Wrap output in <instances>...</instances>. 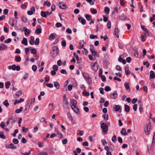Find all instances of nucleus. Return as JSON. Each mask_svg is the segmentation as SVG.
Segmentation results:
<instances>
[{"mask_svg": "<svg viewBox=\"0 0 155 155\" xmlns=\"http://www.w3.org/2000/svg\"><path fill=\"white\" fill-rule=\"evenodd\" d=\"M59 50L58 48L56 46H54L52 48V51L51 52V56L53 57H55L58 54Z\"/></svg>", "mask_w": 155, "mask_h": 155, "instance_id": "obj_1", "label": "nucleus"}, {"mask_svg": "<svg viewBox=\"0 0 155 155\" xmlns=\"http://www.w3.org/2000/svg\"><path fill=\"white\" fill-rule=\"evenodd\" d=\"M16 115H14L12 114V116H11L10 118L8 119L7 122V126L8 124L10 123H11L12 125H13V123L15 122L17 120L16 118H15Z\"/></svg>", "mask_w": 155, "mask_h": 155, "instance_id": "obj_2", "label": "nucleus"}, {"mask_svg": "<svg viewBox=\"0 0 155 155\" xmlns=\"http://www.w3.org/2000/svg\"><path fill=\"white\" fill-rule=\"evenodd\" d=\"M101 127L103 131L106 134L108 131V126L105 123H102L101 125Z\"/></svg>", "mask_w": 155, "mask_h": 155, "instance_id": "obj_3", "label": "nucleus"}, {"mask_svg": "<svg viewBox=\"0 0 155 155\" xmlns=\"http://www.w3.org/2000/svg\"><path fill=\"white\" fill-rule=\"evenodd\" d=\"M90 47V51L92 54L94 56H98V54L97 52L95 51L93 45H91Z\"/></svg>", "mask_w": 155, "mask_h": 155, "instance_id": "obj_4", "label": "nucleus"}, {"mask_svg": "<svg viewBox=\"0 0 155 155\" xmlns=\"http://www.w3.org/2000/svg\"><path fill=\"white\" fill-rule=\"evenodd\" d=\"M71 108L74 111L77 113L79 114L80 113L79 109L75 105H72L71 106Z\"/></svg>", "mask_w": 155, "mask_h": 155, "instance_id": "obj_5", "label": "nucleus"}, {"mask_svg": "<svg viewBox=\"0 0 155 155\" xmlns=\"http://www.w3.org/2000/svg\"><path fill=\"white\" fill-rule=\"evenodd\" d=\"M22 31H25V35L26 36L28 37L29 36L28 34H29L30 31L26 27H24Z\"/></svg>", "mask_w": 155, "mask_h": 155, "instance_id": "obj_6", "label": "nucleus"}, {"mask_svg": "<svg viewBox=\"0 0 155 155\" xmlns=\"http://www.w3.org/2000/svg\"><path fill=\"white\" fill-rule=\"evenodd\" d=\"M92 69L94 71H97L98 69V66L96 61L92 66Z\"/></svg>", "mask_w": 155, "mask_h": 155, "instance_id": "obj_7", "label": "nucleus"}, {"mask_svg": "<svg viewBox=\"0 0 155 155\" xmlns=\"http://www.w3.org/2000/svg\"><path fill=\"white\" fill-rule=\"evenodd\" d=\"M78 20L83 25H85L86 23L85 20L81 16L79 15L78 16Z\"/></svg>", "mask_w": 155, "mask_h": 155, "instance_id": "obj_8", "label": "nucleus"}, {"mask_svg": "<svg viewBox=\"0 0 155 155\" xmlns=\"http://www.w3.org/2000/svg\"><path fill=\"white\" fill-rule=\"evenodd\" d=\"M117 96V92L114 91L113 94H110V97L112 99H115Z\"/></svg>", "mask_w": 155, "mask_h": 155, "instance_id": "obj_9", "label": "nucleus"}, {"mask_svg": "<svg viewBox=\"0 0 155 155\" xmlns=\"http://www.w3.org/2000/svg\"><path fill=\"white\" fill-rule=\"evenodd\" d=\"M12 66V70L13 71L16 70L17 71H19L20 70V67L18 65L16 66L15 64H13Z\"/></svg>", "mask_w": 155, "mask_h": 155, "instance_id": "obj_10", "label": "nucleus"}, {"mask_svg": "<svg viewBox=\"0 0 155 155\" xmlns=\"http://www.w3.org/2000/svg\"><path fill=\"white\" fill-rule=\"evenodd\" d=\"M58 5L60 8L61 9H64L66 7V5L63 2L59 3L58 4Z\"/></svg>", "mask_w": 155, "mask_h": 155, "instance_id": "obj_11", "label": "nucleus"}, {"mask_svg": "<svg viewBox=\"0 0 155 155\" xmlns=\"http://www.w3.org/2000/svg\"><path fill=\"white\" fill-rule=\"evenodd\" d=\"M150 127H151V126L150 125V124H148L147 126V128H145L144 130H145V132L146 133H147V132H148L150 131V130H151Z\"/></svg>", "mask_w": 155, "mask_h": 155, "instance_id": "obj_12", "label": "nucleus"}, {"mask_svg": "<svg viewBox=\"0 0 155 155\" xmlns=\"http://www.w3.org/2000/svg\"><path fill=\"white\" fill-rule=\"evenodd\" d=\"M8 148H11L13 149H16V147L12 143L8 145Z\"/></svg>", "mask_w": 155, "mask_h": 155, "instance_id": "obj_13", "label": "nucleus"}, {"mask_svg": "<svg viewBox=\"0 0 155 155\" xmlns=\"http://www.w3.org/2000/svg\"><path fill=\"white\" fill-rule=\"evenodd\" d=\"M1 45H0V51H2L5 50L7 48V46L6 45L1 44Z\"/></svg>", "mask_w": 155, "mask_h": 155, "instance_id": "obj_14", "label": "nucleus"}, {"mask_svg": "<svg viewBox=\"0 0 155 155\" xmlns=\"http://www.w3.org/2000/svg\"><path fill=\"white\" fill-rule=\"evenodd\" d=\"M22 44L24 45H28V41L26 38H24L23 40L21 42Z\"/></svg>", "mask_w": 155, "mask_h": 155, "instance_id": "obj_15", "label": "nucleus"}, {"mask_svg": "<svg viewBox=\"0 0 155 155\" xmlns=\"http://www.w3.org/2000/svg\"><path fill=\"white\" fill-rule=\"evenodd\" d=\"M41 28H37L36 31H35V33L37 35H38L40 33H41Z\"/></svg>", "mask_w": 155, "mask_h": 155, "instance_id": "obj_16", "label": "nucleus"}, {"mask_svg": "<svg viewBox=\"0 0 155 155\" xmlns=\"http://www.w3.org/2000/svg\"><path fill=\"white\" fill-rule=\"evenodd\" d=\"M120 133L123 135H127L128 134L126 132V130L124 128L122 129L120 131Z\"/></svg>", "mask_w": 155, "mask_h": 155, "instance_id": "obj_17", "label": "nucleus"}, {"mask_svg": "<svg viewBox=\"0 0 155 155\" xmlns=\"http://www.w3.org/2000/svg\"><path fill=\"white\" fill-rule=\"evenodd\" d=\"M35 38L33 36H31L30 37V40L29 41V43L31 45H33L34 44Z\"/></svg>", "mask_w": 155, "mask_h": 155, "instance_id": "obj_18", "label": "nucleus"}, {"mask_svg": "<svg viewBox=\"0 0 155 155\" xmlns=\"http://www.w3.org/2000/svg\"><path fill=\"white\" fill-rule=\"evenodd\" d=\"M113 109L115 111H117L120 109V106L119 105H115L113 106Z\"/></svg>", "mask_w": 155, "mask_h": 155, "instance_id": "obj_19", "label": "nucleus"}, {"mask_svg": "<svg viewBox=\"0 0 155 155\" xmlns=\"http://www.w3.org/2000/svg\"><path fill=\"white\" fill-rule=\"evenodd\" d=\"M150 78L151 79H153L155 78V76L154 74L153 71H151L150 73Z\"/></svg>", "mask_w": 155, "mask_h": 155, "instance_id": "obj_20", "label": "nucleus"}, {"mask_svg": "<svg viewBox=\"0 0 155 155\" xmlns=\"http://www.w3.org/2000/svg\"><path fill=\"white\" fill-rule=\"evenodd\" d=\"M124 109L125 111L126 112H128L130 111V107L128 105L125 104L124 105Z\"/></svg>", "mask_w": 155, "mask_h": 155, "instance_id": "obj_21", "label": "nucleus"}, {"mask_svg": "<svg viewBox=\"0 0 155 155\" xmlns=\"http://www.w3.org/2000/svg\"><path fill=\"white\" fill-rule=\"evenodd\" d=\"M54 86L57 88L58 89L60 87L59 84L57 81H55L54 82Z\"/></svg>", "mask_w": 155, "mask_h": 155, "instance_id": "obj_22", "label": "nucleus"}, {"mask_svg": "<svg viewBox=\"0 0 155 155\" xmlns=\"http://www.w3.org/2000/svg\"><path fill=\"white\" fill-rule=\"evenodd\" d=\"M141 29L145 32L146 33L148 34L149 32L146 28L145 27L144 25H141Z\"/></svg>", "mask_w": 155, "mask_h": 155, "instance_id": "obj_23", "label": "nucleus"}, {"mask_svg": "<svg viewBox=\"0 0 155 155\" xmlns=\"http://www.w3.org/2000/svg\"><path fill=\"white\" fill-rule=\"evenodd\" d=\"M22 93V91L19 90L17 92V93L15 94V95L17 96L18 97L19 96H20L21 95Z\"/></svg>", "mask_w": 155, "mask_h": 155, "instance_id": "obj_24", "label": "nucleus"}, {"mask_svg": "<svg viewBox=\"0 0 155 155\" xmlns=\"http://www.w3.org/2000/svg\"><path fill=\"white\" fill-rule=\"evenodd\" d=\"M41 15L43 17L46 18L47 17V15L46 14V12L44 11H41Z\"/></svg>", "mask_w": 155, "mask_h": 155, "instance_id": "obj_25", "label": "nucleus"}, {"mask_svg": "<svg viewBox=\"0 0 155 155\" xmlns=\"http://www.w3.org/2000/svg\"><path fill=\"white\" fill-rule=\"evenodd\" d=\"M3 104L6 107H8L9 105L8 102V101L7 100H6L3 102Z\"/></svg>", "mask_w": 155, "mask_h": 155, "instance_id": "obj_26", "label": "nucleus"}, {"mask_svg": "<svg viewBox=\"0 0 155 155\" xmlns=\"http://www.w3.org/2000/svg\"><path fill=\"white\" fill-rule=\"evenodd\" d=\"M124 86L126 90H128L130 89V86L128 84L127 82L125 83Z\"/></svg>", "mask_w": 155, "mask_h": 155, "instance_id": "obj_27", "label": "nucleus"}, {"mask_svg": "<svg viewBox=\"0 0 155 155\" xmlns=\"http://www.w3.org/2000/svg\"><path fill=\"white\" fill-rule=\"evenodd\" d=\"M91 12L93 14H95L97 13V11L94 8H91Z\"/></svg>", "mask_w": 155, "mask_h": 155, "instance_id": "obj_28", "label": "nucleus"}, {"mask_svg": "<svg viewBox=\"0 0 155 155\" xmlns=\"http://www.w3.org/2000/svg\"><path fill=\"white\" fill-rule=\"evenodd\" d=\"M58 66L56 65H54L52 67V69L53 70L57 71L58 70Z\"/></svg>", "mask_w": 155, "mask_h": 155, "instance_id": "obj_29", "label": "nucleus"}, {"mask_svg": "<svg viewBox=\"0 0 155 155\" xmlns=\"http://www.w3.org/2000/svg\"><path fill=\"white\" fill-rule=\"evenodd\" d=\"M67 115L69 120L71 121H72L73 120V118L71 114L69 112H68L67 114Z\"/></svg>", "mask_w": 155, "mask_h": 155, "instance_id": "obj_30", "label": "nucleus"}, {"mask_svg": "<svg viewBox=\"0 0 155 155\" xmlns=\"http://www.w3.org/2000/svg\"><path fill=\"white\" fill-rule=\"evenodd\" d=\"M23 107H21L20 109H17L15 110V113H19L23 110Z\"/></svg>", "mask_w": 155, "mask_h": 155, "instance_id": "obj_31", "label": "nucleus"}, {"mask_svg": "<svg viewBox=\"0 0 155 155\" xmlns=\"http://www.w3.org/2000/svg\"><path fill=\"white\" fill-rule=\"evenodd\" d=\"M0 137L2 139H5V137L4 135V133L2 132H0Z\"/></svg>", "mask_w": 155, "mask_h": 155, "instance_id": "obj_32", "label": "nucleus"}, {"mask_svg": "<svg viewBox=\"0 0 155 155\" xmlns=\"http://www.w3.org/2000/svg\"><path fill=\"white\" fill-rule=\"evenodd\" d=\"M115 33L117 36V37L118 38L119 37L118 35V28H115L114 30Z\"/></svg>", "mask_w": 155, "mask_h": 155, "instance_id": "obj_33", "label": "nucleus"}, {"mask_svg": "<svg viewBox=\"0 0 155 155\" xmlns=\"http://www.w3.org/2000/svg\"><path fill=\"white\" fill-rule=\"evenodd\" d=\"M120 18L121 20H125L127 19V17L124 15H122L120 17Z\"/></svg>", "mask_w": 155, "mask_h": 155, "instance_id": "obj_34", "label": "nucleus"}, {"mask_svg": "<svg viewBox=\"0 0 155 155\" xmlns=\"http://www.w3.org/2000/svg\"><path fill=\"white\" fill-rule=\"evenodd\" d=\"M21 59V58L19 56H15V60L16 62L20 61Z\"/></svg>", "mask_w": 155, "mask_h": 155, "instance_id": "obj_35", "label": "nucleus"}, {"mask_svg": "<svg viewBox=\"0 0 155 155\" xmlns=\"http://www.w3.org/2000/svg\"><path fill=\"white\" fill-rule=\"evenodd\" d=\"M83 77L84 78L85 80L86 79H88L89 78H90L89 75L86 73H84L83 74Z\"/></svg>", "mask_w": 155, "mask_h": 155, "instance_id": "obj_36", "label": "nucleus"}, {"mask_svg": "<svg viewBox=\"0 0 155 155\" xmlns=\"http://www.w3.org/2000/svg\"><path fill=\"white\" fill-rule=\"evenodd\" d=\"M129 68L128 67H125V71L126 73V74L127 75H128L129 74Z\"/></svg>", "mask_w": 155, "mask_h": 155, "instance_id": "obj_37", "label": "nucleus"}, {"mask_svg": "<svg viewBox=\"0 0 155 155\" xmlns=\"http://www.w3.org/2000/svg\"><path fill=\"white\" fill-rule=\"evenodd\" d=\"M12 142L14 144H16L18 143L19 141L17 139L14 138Z\"/></svg>", "mask_w": 155, "mask_h": 155, "instance_id": "obj_38", "label": "nucleus"}, {"mask_svg": "<svg viewBox=\"0 0 155 155\" xmlns=\"http://www.w3.org/2000/svg\"><path fill=\"white\" fill-rule=\"evenodd\" d=\"M11 84V83L10 81H8L5 83V87L7 88H8L9 87L10 85Z\"/></svg>", "mask_w": 155, "mask_h": 155, "instance_id": "obj_39", "label": "nucleus"}, {"mask_svg": "<svg viewBox=\"0 0 155 155\" xmlns=\"http://www.w3.org/2000/svg\"><path fill=\"white\" fill-rule=\"evenodd\" d=\"M11 41H12L11 39L10 38H9L8 39L5 40L4 41V42L5 43H9L11 42Z\"/></svg>", "mask_w": 155, "mask_h": 155, "instance_id": "obj_40", "label": "nucleus"}, {"mask_svg": "<svg viewBox=\"0 0 155 155\" xmlns=\"http://www.w3.org/2000/svg\"><path fill=\"white\" fill-rule=\"evenodd\" d=\"M105 90L106 91L108 92L111 90V88L110 87L108 86H106L105 87Z\"/></svg>", "mask_w": 155, "mask_h": 155, "instance_id": "obj_41", "label": "nucleus"}, {"mask_svg": "<svg viewBox=\"0 0 155 155\" xmlns=\"http://www.w3.org/2000/svg\"><path fill=\"white\" fill-rule=\"evenodd\" d=\"M109 10L110 9L109 8L107 7H105V8L104 11L106 14H108L109 13Z\"/></svg>", "mask_w": 155, "mask_h": 155, "instance_id": "obj_42", "label": "nucleus"}, {"mask_svg": "<svg viewBox=\"0 0 155 155\" xmlns=\"http://www.w3.org/2000/svg\"><path fill=\"white\" fill-rule=\"evenodd\" d=\"M37 67L35 65H33L32 67V69L34 71H35L37 69Z\"/></svg>", "mask_w": 155, "mask_h": 155, "instance_id": "obj_43", "label": "nucleus"}, {"mask_svg": "<svg viewBox=\"0 0 155 155\" xmlns=\"http://www.w3.org/2000/svg\"><path fill=\"white\" fill-rule=\"evenodd\" d=\"M86 18L88 21H90L91 19V16L89 15H86Z\"/></svg>", "mask_w": 155, "mask_h": 155, "instance_id": "obj_44", "label": "nucleus"}, {"mask_svg": "<svg viewBox=\"0 0 155 155\" xmlns=\"http://www.w3.org/2000/svg\"><path fill=\"white\" fill-rule=\"evenodd\" d=\"M85 80L89 84H90L91 83L92 80L90 78H89L88 79H86Z\"/></svg>", "mask_w": 155, "mask_h": 155, "instance_id": "obj_45", "label": "nucleus"}, {"mask_svg": "<svg viewBox=\"0 0 155 155\" xmlns=\"http://www.w3.org/2000/svg\"><path fill=\"white\" fill-rule=\"evenodd\" d=\"M60 72L61 73L64 74H67L68 73L66 70L64 69H62L61 70Z\"/></svg>", "mask_w": 155, "mask_h": 155, "instance_id": "obj_46", "label": "nucleus"}, {"mask_svg": "<svg viewBox=\"0 0 155 155\" xmlns=\"http://www.w3.org/2000/svg\"><path fill=\"white\" fill-rule=\"evenodd\" d=\"M63 105L65 107H68V101H63Z\"/></svg>", "mask_w": 155, "mask_h": 155, "instance_id": "obj_47", "label": "nucleus"}, {"mask_svg": "<svg viewBox=\"0 0 155 155\" xmlns=\"http://www.w3.org/2000/svg\"><path fill=\"white\" fill-rule=\"evenodd\" d=\"M31 53L34 54L37 53V51L35 48H33L31 50Z\"/></svg>", "mask_w": 155, "mask_h": 155, "instance_id": "obj_48", "label": "nucleus"}, {"mask_svg": "<svg viewBox=\"0 0 155 155\" xmlns=\"http://www.w3.org/2000/svg\"><path fill=\"white\" fill-rule=\"evenodd\" d=\"M39 43V38H37L36 39L35 42V44L36 45H38Z\"/></svg>", "mask_w": 155, "mask_h": 155, "instance_id": "obj_49", "label": "nucleus"}, {"mask_svg": "<svg viewBox=\"0 0 155 155\" xmlns=\"http://www.w3.org/2000/svg\"><path fill=\"white\" fill-rule=\"evenodd\" d=\"M77 134L80 135V136H81L83 135L84 132L82 131H80L78 130L77 131Z\"/></svg>", "mask_w": 155, "mask_h": 155, "instance_id": "obj_50", "label": "nucleus"}, {"mask_svg": "<svg viewBox=\"0 0 155 155\" xmlns=\"http://www.w3.org/2000/svg\"><path fill=\"white\" fill-rule=\"evenodd\" d=\"M112 140L113 142H115L117 141L116 137L115 135H114L112 138Z\"/></svg>", "mask_w": 155, "mask_h": 155, "instance_id": "obj_51", "label": "nucleus"}, {"mask_svg": "<svg viewBox=\"0 0 155 155\" xmlns=\"http://www.w3.org/2000/svg\"><path fill=\"white\" fill-rule=\"evenodd\" d=\"M71 102L72 104V105H75L77 104V101L74 99L71 100Z\"/></svg>", "mask_w": 155, "mask_h": 155, "instance_id": "obj_52", "label": "nucleus"}, {"mask_svg": "<svg viewBox=\"0 0 155 155\" xmlns=\"http://www.w3.org/2000/svg\"><path fill=\"white\" fill-rule=\"evenodd\" d=\"M22 130L24 133H25L28 130V128H25L24 127H23Z\"/></svg>", "mask_w": 155, "mask_h": 155, "instance_id": "obj_53", "label": "nucleus"}, {"mask_svg": "<svg viewBox=\"0 0 155 155\" xmlns=\"http://www.w3.org/2000/svg\"><path fill=\"white\" fill-rule=\"evenodd\" d=\"M84 44H83L82 45H81V48H83L84 50V51H85V54H87V53H88V52H87V50L86 49L84 48Z\"/></svg>", "mask_w": 155, "mask_h": 155, "instance_id": "obj_54", "label": "nucleus"}, {"mask_svg": "<svg viewBox=\"0 0 155 155\" xmlns=\"http://www.w3.org/2000/svg\"><path fill=\"white\" fill-rule=\"evenodd\" d=\"M46 86L50 88H52L53 87V84L51 83L47 84H46Z\"/></svg>", "mask_w": 155, "mask_h": 155, "instance_id": "obj_55", "label": "nucleus"}, {"mask_svg": "<svg viewBox=\"0 0 155 155\" xmlns=\"http://www.w3.org/2000/svg\"><path fill=\"white\" fill-rule=\"evenodd\" d=\"M61 45L63 47H65L66 45V42L65 40H63L61 41Z\"/></svg>", "mask_w": 155, "mask_h": 155, "instance_id": "obj_56", "label": "nucleus"}, {"mask_svg": "<svg viewBox=\"0 0 155 155\" xmlns=\"http://www.w3.org/2000/svg\"><path fill=\"white\" fill-rule=\"evenodd\" d=\"M99 91H100V93L102 94H104V89L103 88H99Z\"/></svg>", "mask_w": 155, "mask_h": 155, "instance_id": "obj_57", "label": "nucleus"}, {"mask_svg": "<svg viewBox=\"0 0 155 155\" xmlns=\"http://www.w3.org/2000/svg\"><path fill=\"white\" fill-rule=\"evenodd\" d=\"M107 27L108 29H110L111 28V23L110 21H108L107 24Z\"/></svg>", "mask_w": 155, "mask_h": 155, "instance_id": "obj_58", "label": "nucleus"}, {"mask_svg": "<svg viewBox=\"0 0 155 155\" xmlns=\"http://www.w3.org/2000/svg\"><path fill=\"white\" fill-rule=\"evenodd\" d=\"M21 141L22 143H26L27 142L26 140L24 137L22 138Z\"/></svg>", "mask_w": 155, "mask_h": 155, "instance_id": "obj_59", "label": "nucleus"}, {"mask_svg": "<svg viewBox=\"0 0 155 155\" xmlns=\"http://www.w3.org/2000/svg\"><path fill=\"white\" fill-rule=\"evenodd\" d=\"M101 79L103 81H106V77L104 75H101Z\"/></svg>", "mask_w": 155, "mask_h": 155, "instance_id": "obj_60", "label": "nucleus"}, {"mask_svg": "<svg viewBox=\"0 0 155 155\" xmlns=\"http://www.w3.org/2000/svg\"><path fill=\"white\" fill-rule=\"evenodd\" d=\"M137 104H134L133 106V109L135 111L137 110Z\"/></svg>", "mask_w": 155, "mask_h": 155, "instance_id": "obj_61", "label": "nucleus"}, {"mask_svg": "<svg viewBox=\"0 0 155 155\" xmlns=\"http://www.w3.org/2000/svg\"><path fill=\"white\" fill-rule=\"evenodd\" d=\"M90 38L91 39H94L95 38H97V36H94V35L91 34L90 35Z\"/></svg>", "mask_w": 155, "mask_h": 155, "instance_id": "obj_62", "label": "nucleus"}, {"mask_svg": "<svg viewBox=\"0 0 155 155\" xmlns=\"http://www.w3.org/2000/svg\"><path fill=\"white\" fill-rule=\"evenodd\" d=\"M56 26L58 28L61 27L62 26V24L59 22H57L56 24Z\"/></svg>", "mask_w": 155, "mask_h": 155, "instance_id": "obj_63", "label": "nucleus"}, {"mask_svg": "<svg viewBox=\"0 0 155 155\" xmlns=\"http://www.w3.org/2000/svg\"><path fill=\"white\" fill-rule=\"evenodd\" d=\"M31 154V151L30 150L28 152H26L23 153H22V155H30Z\"/></svg>", "mask_w": 155, "mask_h": 155, "instance_id": "obj_64", "label": "nucleus"}]
</instances>
